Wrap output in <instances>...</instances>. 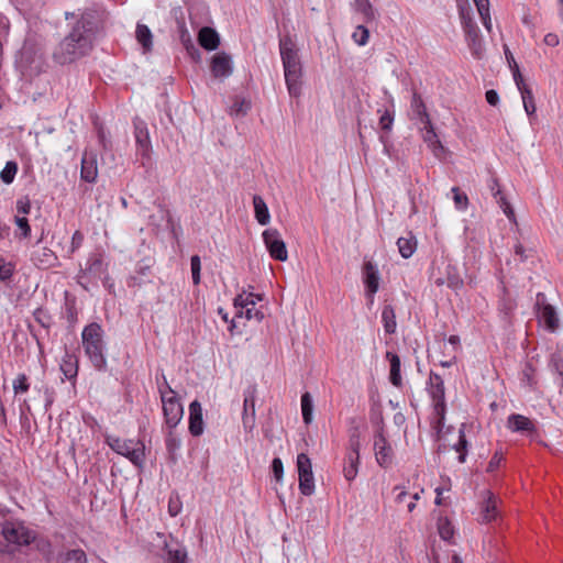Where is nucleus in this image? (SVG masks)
I'll list each match as a JSON object with an SVG mask.
<instances>
[{"instance_id":"nucleus-1","label":"nucleus","mask_w":563,"mask_h":563,"mask_svg":"<svg viewBox=\"0 0 563 563\" xmlns=\"http://www.w3.org/2000/svg\"><path fill=\"white\" fill-rule=\"evenodd\" d=\"M92 41L93 34L91 31L86 30L84 24H78L73 32L59 43L54 56L62 64L73 62L90 52Z\"/></svg>"},{"instance_id":"nucleus-58","label":"nucleus","mask_w":563,"mask_h":563,"mask_svg":"<svg viewBox=\"0 0 563 563\" xmlns=\"http://www.w3.org/2000/svg\"><path fill=\"white\" fill-rule=\"evenodd\" d=\"M84 241V235L80 231H75V233L71 236V243H70V252L74 253L77 251Z\"/></svg>"},{"instance_id":"nucleus-14","label":"nucleus","mask_w":563,"mask_h":563,"mask_svg":"<svg viewBox=\"0 0 563 563\" xmlns=\"http://www.w3.org/2000/svg\"><path fill=\"white\" fill-rule=\"evenodd\" d=\"M361 441L357 434H352L343 466V475L352 482L358 474Z\"/></svg>"},{"instance_id":"nucleus-41","label":"nucleus","mask_w":563,"mask_h":563,"mask_svg":"<svg viewBox=\"0 0 563 563\" xmlns=\"http://www.w3.org/2000/svg\"><path fill=\"white\" fill-rule=\"evenodd\" d=\"M60 369L67 378H73L77 375V364L70 354H66L63 358Z\"/></svg>"},{"instance_id":"nucleus-12","label":"nucleus","mask_w":563,"mask_h":563,"mask_svg":"<svg viewBox=\"0 0 563 563\" xmlns=\"http://www.w3.org/2000/svg\"><path fill=\"white\" fill-rule=\"evenodd\" d=\"M209 68L214 79L223 81L233 74V58L225 52H218L210 57Z\"/></svg>"},{"instance_id":"nucleus-35","label":"nucleus","mask_w":563,"mask_h":563,"mask_svg":"<svg viewBox=\"0 0 563 563\" xmlns=\"http://www.w3.org/2000/svg\"><path fill=\"white\" fill-rule=\"evenodd\" d=\"M519 92H520V96L522 99V104H523V109H525L526 113L530 118H533L536 115L537 106L534 102V97H533L531 88H525L522 91H519Z\"/></svg>"},{"instance_id":"nucleus-32","label":"nucleus","mask_w":563,"mask_h":563,"mask_svg":"<svg viewBox=\"0 0 563 563\" xmlns=\"http://www.w3.org/2000/svg\"><path fill=\"white\" fill-rule=\"evenodd\" d=\"M397 246L400 255L404 258H409L417 250V240L413 235L408 234L407 236H401L397 240Z\"/></svg>"},{"instance_id":"nucleus-16","label":"nucleus","mask_w":563,"mask_h":563,"mask_svg":"<svg viewBox=\"0 0 563 563\" xmlns=\"http://www.w3.org/2000/svg\"><path fill=\"white\" fill-rule=\"evenodd\" d=\"M423 118L426 122H423V141L427 143L428 147L432 151L435 157H442L445 154V148L439 140L438 134L435 133L433 125L429 119L427 113H423Z\"/></svg>"},{"instance_id":"nucleus-24","label":"nucleus","mask_w":563,"mask_h":563,"mask_svg":"<svg viewBox=\"0 0 563 563\" xmlns=\"http://www.w3.org/2000/svg\"><path fill=\"white\" fill-rule=\"evenodd\" d=\"M354 14L363 23H369L375 20V10L369 0H354L351 4Z\"/></svg>"},{"instance_id":"nucleus-56","label":"nucleus","mask_w":563,"mask_h":563,"mask_svg":"<svg viewBox=\"0 0 563 563\" xmlns=\"http://www.w3.org/2000/svg\"><path fill=\"white\" fill-rule=\"evenodd\" d=\"M394 123V115L385 111L379 118V125L382 129L389 131Z\"/></svg>"},{"instance_id":"nucleus-62","label":"nucleus","mask_w":563,"mask_h":563,"mask_svg":"<svg viewBox=\"0 0 563 563\" xmlns=\"http://www.w3.org/2000/svg\"><path fill=\"white\" fill-rule=\"evenodd\" d=\"M180 446V441L175 439V438H169L167 440V448L169 451H175L177 449H179Z\"/></svg>"},{"instance_id":"nucleus-20","label":"nucleus","mask_w":563,"mask_h":563,"mask_svg":"<svg viewBox=\"0 0 563 563\" xmlns=\"http://www.w3.org/2000/svg\"><path fill=\"white\" fill-rule=\"evenodd\" d=\"M203 415L202 407L198 400H194L189 405V432L194 437H199L203 433Z\"/></svg>"},{"instance_id":"nucleus-34","label":"nucleus","mask_w":563,"mask_h":563,"mask_svg":"<svg viewBox=\"0 0 563 563\" xmlns=\"http://www.w3.org/2000/svg\"><path fill=\"white\" fill-rule=\"evenodd\" d=\"M382 322L386 333L393 334L396 331L397 322L395 310L391 306H385L382 310Z\"/></svg>"},{"instance_id":"nucleus-30","label":"nucleus","mask_w":563,"mask_h":563,"mask_svg":"<svg viewBox=\"0 0 563 563\" xmlns=\"http://www.w3.org/2000/svg\"><path fill=\"white\" fill-rule=\"evenodd\" d=\"M386 357L389 361L390 365V372H389V379L390 383L399 387L401 385V375H400V358L397 354L387 352Z\"/></svg>"},{"instance_id":"nucleus-59","label":"nucleus","mask_w":563,"mask_h":563,"mask_svg":"<svg viewBox=\"0 0 563 563\" xmlns=\"http://www.w3.org/2000/svg\"><path fill=\"white\" fill-rule=\"evenodd\" d=\"M521 22L522 24L528 27L530 31L534 32V29H536V23H534V19L533 16L529 13V12H526L522 18H521Z\"/></svg>"},{"instance_id":"nucleus-64","label":"nucleus","mask_w":563,"mask_h":563,"mask_svg":"<svg viewBox=\"0 0 563 563\" xmlns=\"http://www.w3.org/2000/svg\"><path fill=\"white\" fill-rule=\"evenodd\" d=\"M9 228L0 221V239H4L8 235Z\"/></svg>"},{"instance_id":"nucleus-8","label":"nucleus","mask_w":563,"mask_h":563,"mask_svg":"<svg viewBox=\"0 0 563 563\" xmlns=\"http://www.w3.org/2000/svg\"><path fill=\"white\" fill-rule=\"evenodd\" d=\"M395 497L394 500L397 505H406L408 512H412L417 507V501L424 493L421 486H411L410 482L396 485L393 489Z\"/></svg>"},{"instance_id":"nucleus-6","label":"nucleus","mask_w":563,"mask_h":563,"mask_svg":"<svg viewBox=\"0 0 563 563\" xmlns=\"http://www.w3.org/2000/svg\"><path fill=\"white\" fill-rule=\"evenodd\" d=\"M159 395L166 424L169 428H175L184 416V407L180 399L167 383L164 386H159Z\"/></svg>"},{"instance_id":"nucleus-4","label":"nucleus","mask_w":563,"mask_h":563,"mask_svg":"<svg viewBox=\"0 0 563 563\" xmlns=\"http://www.w3.org/2000/svg\"><path fill=\"white\" fill-rule=\"evenodd\" d=\"M462 25L465 33L467 45L476 58H482L485 53V44L482 38L481 32L476 23L473 21L467 7V0H456Z\"/></svg>"},{"instance_id":"nucleus-33","label":"nucleus","mask_w":563,"mask_h":563,"mask_svg":"<svg viewBox=\"0 0 563 563\" xmlns=\"http://www.w3.org/2000/svg\"><path fill=\"white\" fill-rule=\"evenodd\" d=\"M60 563H87L88 558L82 549H69L59 554Z\"/></svg>"},{"instance_id":"nucleus-11","label":"nucleus","mask_w":563,"mask_h":563,"mask_svg":"<svg viewBox=\"0 0 563 563\" xmlns=\"http://www.w3.org/2000/svg\"><path fill=\"white\" fill-rule=\"evenodd\" d=\"M373 450L377 464L384 468L391 466L395 457L394 449L386 439L383 429H379L373 439Z\"/></svg>"},{"instance_id":"nucleus-3","label":"nucleus","mask_w":563,"mask_h":563,"mask_svg":"<svg viewBox=\"0 0 563 563\" xmlns=\"http://www.w3.org/2000/svg\"><path fill=\"white\" fill-rule=\"evenodd\" d=\"M103 330L98 323H90L82 330L81 339L86 354L98 369L106 366V357L103 355Z\"/></svg>"},{"instance_id":"nucleus-5","label":"nucleus","mask_w":563,"mask_h":563,"mask_svg":"<svg viewBox=\"0 0 563 563\" xmlns=\"http://www.w3.org/2000/svg\"><path fill=\"white\" fill-rule=\"evenodd\" d=\"M428 391L433 404V428L441 432L445 417V390L443 379L433 372L429 376Z\"/></svg>"},{"instance_id":"nucleus-22","label":"nucleus","mask_w":563,"mask_h":563,"mask_svg":"<svg viewBox=\"0 0 563 563\" xmlns=\"http://www.w3.org/2000/svg\"><path fill=\"white\" fill-rule=\"evenodd\" d=\"M279 52H280L283 65L300 62L299 54H298V47H297L295 41L289 36H285V37L280 38Z\"/></svg>"},{"instance_id":"nucleus-39","label":"nucleus","mask_w":563,"mask_h":563,"mask_svg":"<svg viewBox=\"0 0 563 563\" xmlns=\"http://www.w3.org/2000/svg\"><path fill=\"white\" fill-rule=\"evenodd\" d=\"M251 108V102L244 98H235L230 107V114L234 117H244Z\"/></svg>"},{"instance_id":"nucleus-40","label":"nucleus","mask_w":563,"mask_h":563,"mask_svg":"<svg viewBox=\"0 0 563 563\" xmlns=\"http://www.w3.org/2000/svg\"><path fill=\"white\" fill-rule=\"evenodd\" d=\"M438 531H439L440 537L445 541L451 540L454 536V527L451 523V521L445 517L439 518Z\"/></svg>"},{"instance_id":"nucleus-57","label":"nucleus","mask_w":563,"mask_h":563,"mask_svg":"<svg viewBox=\"0 0 563 563\" xmlns=\"http://www.w3.org/2000/svg\"><path fill=\"white\" fill-rule=\"evenodd\" d=\"M503 453L500 452H495V454L493 455V457L490 459L489 463H488V466L486 468V472L487 473H493L495 472L498 466L500 465L501 461H503Z\"/></svg>"},{"instance_id":"nucleus-55","label":"nucleus","mask_w":563,"mask_h":563,"mask_svg":"<svg viewBox=\"0 0 563 563\" xmlns=\"http://www.w3.org/2000/svg\"><path fill=\"white\" fill-rule=\"evenodd\" d=\"M272 471L277 482H282L284 476V465L279 457H275L272 462Z\"/></svg>"},{"instance_id":"nucleus-28","label":"nucleus","mask_w":563,"mask_h":563,"mask_svg":"<svg viewBox=\"0 0 563 563\" xmlns=\"http://www.w3.org/2000/svg\"><path fill=\"white\" fill-rule=\"evenodd\" d=\"M479 19L488 33L493 32V21L490 15L489 0H473Z\"/></svg>"},{"instance_id":"nucleus-60","label":"nucleus","mask_w":563,"mask_h":563,"mask_svg":"<svg viewBox=\"0 0 563 563\" xmlns=\"http://www.w3.org/2000/svg\"><path fill=\"white\" fill-rule=\"evenodd\" d=\"M486 101L490 104V106H497L498 102H499V96L497 93L496 90H488L486 91Z\"/></svg>"},{"instance_id":"nucleus-19","label":"nucleus","mask_w":563,"mask_h":563,"mask_svg":"<svg viewBox=\"0 0 563 563\" xmlns=\"http://www.w3.org/2000/svg\"><path fill=\"white\" fill-rule=\"evenodd\" d=\"M364 284L366 288V295L371 302H373L374 295L379 288V273L376 265L371 262H367L364 265Z\"/></svg>"},{"instance_id":"nucleus-18","label":"nucleus","mask_w":563,"mask_h":563,"mask_svg":"<svg viewBox=\"0 0 563 563\" xmlns=\"http://www.w3.org/2000/svg\"><path fill=\"white\" fill-rule=\"evenodd\" d=\"M497 503V498L489 490L483 493V501L477 517L481 523L492 522L498 517Z\"/></svg>"},{"instance_id":"nucleus-31","label":"nucleus","mask_w":563,"mask_h":563,"mask_svg":"<svg viewBox=\"0 0 563 563\" xmlns=\"http://www.w3.org/2000/svg\"><path fill=\"white\" fill-rule=\"evenodd\" d=\"M492 191H493V195L495 196V198L497 199V203L499 205V207L503 209L504 213L506 214V217L515 222L516 221V216H515V211L511 207V205L509 203V201L506 199V197L503 195L498 184L496 181H494V186L492 187Z\"/></svg>"},{"instance_id":"nucleus-38","label":"nucleus","mask_w":563,"mask_h":563,"mask_svg":"<svg viewBox=\"0 0 563 563\" xmlns=\"http://www.w3.org/2000/svg\"><path fill=\"white\" fill-rule=\"evenodd\" d=\"M135 137L142 155L148 156L151 144L147 130L145 128L136 126Z\"/></svg>"},{"instance_id":"nucleus-17","label":"nucleus","mask_w":563,"mask_h":563,"mask_svg":"<svg viewBox=\"0 0 563 563\" xmlns=\"http://www.w3.org/2000/svg\"><path fill=\"white\" fill-rule=\"evenodd\" d=\"M283 66L289 93L294 97L299 96L301 91V63H291Z\"/></svg>"},{"instance_id":"nucleus-52","label":"nucleus","mask_w":563,"mask_h":563,"mask_svg":"<svg viewBox=\"0 0 563 563\" xmlns=\"http://www.w3.org/2000/svg\"><path fill=\"white\" fill-rule=\"evenodd\" d=\"M511 70H512L514 81H515V84H516V86H517L519 91H522L525 88H530L526 84V81H525V79H523V77H522V75L520 73V69H519V66H518L517 62H514V69H511Z\"/></svg>"},{"instance_id":"nucleus-9","label":"nucleus","mask_w":563,"mask_h":563,"mask_svg":"<svg viewBox=\"0 0 563 563\" xmlns=\"http://www.w3.org/2000/svg\"><path fill=\"white\" fill-rule=\"evenodd\" d=\"M2 536L8 543L16 547L29 545L35 539V533L21 522H5Z\"/></svg>"},{"instance_id":"nucleus-45","label":"nucleus","mask_w":563,"mask_h":563,"mask_svg":"<svg viewBox=\"0 0 563 563\" xmlns=\"http://www.w3.org/2000/svg\"><path fill=\"white\" fill-rule=\"evenodd\" d=\"M453 194V201L455 208L460 211H465L468 207V198L464 192H461L457 187L451 189Z\"/></svg>"},{"instance_id":"nucleus-53","label":"nucleus","mask_w":563,"mask_h":563,"mask_svg":"<svg viewBox=\"0 0 563 563\" xmlns=\"http://www.w3.org/2000/svg\"><path fill=\"white\" fill-rule=\"evenodd\" d=\"M181 508L183 504L180 498L178 496H172L168 500V514L175 517L181 511Z\"/></svg>"},{"instance_id":"nucleus-47","label":"nucleus","mask_w":563,"mask_h":563,"mask_svg":"<svg viewBox=\"0 0 563 563\" xmlns=\"http://www.w3.org/2000/svg\"><path fill=\"white\" fill-rule=\"evenodd\" d=\"M18 172V166L14 162H8L0 173V178L4 184H11Z\"/></svg>"},{"instance_id":"nucleus-54","label":"nucleus","mask_w":563,"mask_h":563,"mask_svg":"<svg viewBox=\"0 0 563 563\" xmlns=\"http://www.w3.org/2000/svg\"><path fill=\"white\" fill-rule=\"evenodd\" d=\"M411 107L413 108L416 113L420 117L421 123L426 122V119L423 118V113H427V112H426L424 104L419 96L413 95Z\"/></svg>"},{"instance_id":"nucleus-26","label":"nucleus","mask_w":563,"mask_h":563,"mask_svg":"<svg viewBox=\"0 0 563 563\" xmlns=\"http://www.w3.org/2000/svg\"><path fill=\"white\" fill-rule=\"evenodd\" d=\"M32 261L38 267L48 268L55 265L57 256L51 249L42 246L33 252Z\"/></svg>"},{"instance_id":"nucleus-50","label":"nucleus","mask_w":563,"mask_h":563,"mask_svg":"<svg viewBox=\"0 0 563 563\" xmlns=\"http://www.w3.org/2000/svg\"><path fill=\"white\" fill-rule=\"evenodd\" d=\"M12 387L15 395L26 393L30 388L26 375L19 374L12 383Z\"/></svg>"},{"instance_id":"nucleus-43","label":"nucleus","mask_w":563,"mask_h":563,"mask_svg":"<svg viewBox=\"0 0 563 563\" xmlns=\"http://www.w3.org/2000/svg\"><path fill=\"white\" fill-rule=\"evenodd\" d=\"M166 563H187V551L184 548L168 549Z\"/></svg>"},{"instance_id":"nucleus-36","label":"nucleus","mask_w":563,"mask_h":563,"mask_svg":"<svg viewBox=\"0 0 563 563\" xmlns=\"http://www.w3.org/2000/svg\"><path fill=\"white\" fill-rule=\"evenodd\" d=\"M550 366L560 377L561 387H563V346L558 345L556 351L551 356Z\"/></svg>"},{"instance_id":"nucleus-21","label":"nucleus","mask_w":563,"mask_h":563,"mask_svg":"<svg viewBox=\"0 0 563 563\" xmlns=\"http://www.w3.org/2000/svg\"><path fill=\"white\" fill-rule=\"evenodd\" d=\"M80 177L87 183H95L98 177L97 156L85 152L81 159Z\"/></svg>"},{"instance_id":"nucleus-61","label":"nucleus","mask_w":563,"mask_h":563,"mask_svg":"<svg viewBox=\"0 0 563 563\" xmlns=\"http://www.w3.org/2000/svg\"><path fill=\"white\" fill-rule=\"evenodd\" d=\"M544 43L548 45V46H556L559 45L560 43V40H559V36L554 33H548L545 36H544Z\"/></svg>"},{"instance_id":"nucleus-44","label":"nucleus","mask_w":563,"mask_h":563,"mask_svg":"<svg viewBox=\"0 0 563 563\" xmlns=\"http://www.w3.org/2000/svg\"><path fill=\"white\" fill-rule=\"evenodd\" d=\"M352 38L354 43L357 44L358 46L366 45L369 38L368 29L362 24L357 25L352 33Z\"/></svg>"},{"instance_id":"nucleus-49","label":"nucleus","mask_w":563,"mask_h":563,"mask_svg":"<svg viewBox=\"0 0 563 563\" xmlns=\"http://www.w3.org/2000/svg\"><path fill=\"white\" fill-rule=\"evenodd\" d=\"M15 271V265L4 258H0V280H9Z\"/></svg>"},{"instance_id":"nucleus-63","label":"nucleus","mask_w":563,"mask_h":563,"mask_svg":"<svg viewBox=\"0 0 563 563\" xmlns=\"http://www.w3.org/2000/svg\"><path fill=\"white\" fill-rule=\"evenodd\" d=\"M505 55H506L507 62L509 64V67L511 69H514V62H516V60L508 47L505 48Z\"/></svg>"},{"instance_id":"nucleus-27","label":"nucleus","mask_w":563,"mask_h":563,"mask_svg":"<svg viewBox=\"0 0 563 563\" xmlns=\"http://www.w3.org/2000/svg\"><path fill=\"white\" fill-rule=\"evenodd\" d=\"M254 217L261 225H267L271 222V213L265 200L255 195L253 197Z\"/></svg>"},{"instance_id":"nucleus-25","label":"nucleus","mask_w":563,"mask_h":563,"mask_svg":"<svg viewBox=\"0 0 563 563\" xmlns=\"http://www.w3.org/2000/svg\"><path fill=\"white\" fill-rule=\"evenodd\" d=\"M198 42L205 49L214 51L220 45V36L216 30L205 26L198 33Z\"/></svg>"},{"instance_id":"nucleus-37","label":"nucleus","mask_w":563,"mask_h":563,"mask_svg":"<svg viewBox=\"0 0 563 563\" xmlns=\"http://www.w3.org/2000/svg\"><path fill=\"white\" fill-rule=\"evenodd\" d=\"M468 443L464 433V426L459 430V441L453 445V449L459 453L457 460L460 463H465L467 456Z\"/></svg>"},{"instance_id":"nucleus-46","label":"nucleus","mask_w":563,"mask_h":563,"mask_svg":"<svg viewBox=\"0 0 563 563\" xmlns=\"http://www.w3.org/2000/svg\"><path fill=\"white\" fill-rule=\"evenodd\" d=\"M301 411L305 422L310 423L312 421V401L308 393L301 397Z\"/></svg>"},{"instance_id":"nucleus-48","label":"nucleus","mask_w":563,"mask_h":563,"mask_svg":"<svg viewBox=\"0 0 563 563\" xmlns=\"http://www.w3.org/2000/svg\"><path fill=\"white\" fill-rule=\"evenodd\" d=\"M31 201L27 197H22L16 200L15 202V216L14 217H23L26 218V216L31 211Z\"/></svg>"},{"instance_id":"nucleus-2","label":"nucleus","mask_w":563,"mask_h":563,"mask_svg":"<svg viewBox=\"0 0 563 563\" xmlns=\"http://www.w3.org/2000/svg\"><path fill=\"white\" fill-rule=\"evenodd\" d=\"M262 301V296L253 291L252 287L247 289H243L238 296L234 298V318L231 320V324L229 327V331L233 332L235 328L236 319H245V320H255L261 322L264 319V313L256 308V303Z\"/></svg>"},{"instance_id":"nucleus-13","label":"nucleus","mask_w":563,"mask_h":563,"mask_svg":"<svg viewBox=\"0 0 563 563\" xmlns=\"http://www.w3.org/2000/svg\"><path fill=\"white\" fill-rule=\"evenodd\" d=\"M537 316L539 323L550 332H555L560 327V319L555 308L545 301L542 294L537 296Z\"/></svg>"},{"instance_id":"nucleus-15","label":"nucleus","mask_w":563,"mask_h":563,"mask_svg":"<svg viewBox=\"0 0 563 563\" xmlns=\"http://www.w3.org/2000/svg\"><path fill=\"white\" fill-rule=\"evenodd\" d=\"M264 244L269 255L277 261L284 262L288 257L286 244L276 229H267L262 234Z\"/></svg>"},{"instance_id":"nucleus-23","label":"nucleus","mask_w":563,"mask_h":563,"mask_svg":"<svg viewBox=\"0 0 563 563\" xmlns=\"http://www.w3.org/2000/svg\"><path fill=\"white\" fill-rule=\"evenodd\" d=\"M507 427L512 432L531 434L536 431L534 423L522 415H511L508 417Z\"/></svg>"},{"instance_id":"nucleus-29","label":"nucleus","mask_w":563,"mask_h":563,"mask_svg":"<svg viewBox=\"0 0 563 563\" xmlns=\"http://www.w3.org/2000/svg\"><path fill=\"white\" fill-rule=\"evenodd\" d=\"M135 36L137 42L142 45L144 53L151 52L153 46V34L145 24L137 23Z\"/></svg>"},{"instance_id":"nucleus-10","label":"nucleus","mask_w":563,"mask_h":563,"mask_svg":"<svg viewBox=\"0 0 563 563\" xmlns=\"http://www.w3.org/2000/svg\"><path fill=\"white\" fill-rule=\"evenodd\" d=\"M297 471L299 477V489L301 494L306 496L312 495L314 492V477L312 472V463L307 454H298Z\"/></svg>"},{"instance_id":"nucleus-7","label":"nucleus","mask_w":563,"mask_h":563,"mask_svg":"<svg viewBox=\"0 0 563 563\" xmlns=\"http://www.w3.org/2000/svg\"><path fill=\"white\" fill-rule=\"evenodd\" d=\"M107 444L118 454L126 457L135 466H142L145 459L144 444L135 440H124L117 437L108 435Z\"/></svg>"},{"instance_id":"nucleus-51","label":"nucleus","mask_w":563,"mask_h":563,"mask_svg":"<svg viewBox=\"0 0 563 563\" xmlns=\"http://www.w3.org/2000/svg\"><path fill=\"white\" fill-rule=\"evenodd\" d=\"M192 282L195 285L200 283V271H201V262L198 255H194L190 260Z\"/></svg>"},{"instance_id":"nucleus-42","label":"nucleus","mask_w":563,"mask_h":563,"mask_svg":"<svg viewBox=\"0 0 563 563\" xmlns=\"http://www.w3.org/2000/svg\"><path fill=\"white\" fill-rule=\"evenodd\" d=\"M14 223L18 227L15 235L19 239H29L31 236L32 230L27 218L14 217Z\"/></svg>"}]
</instances>
